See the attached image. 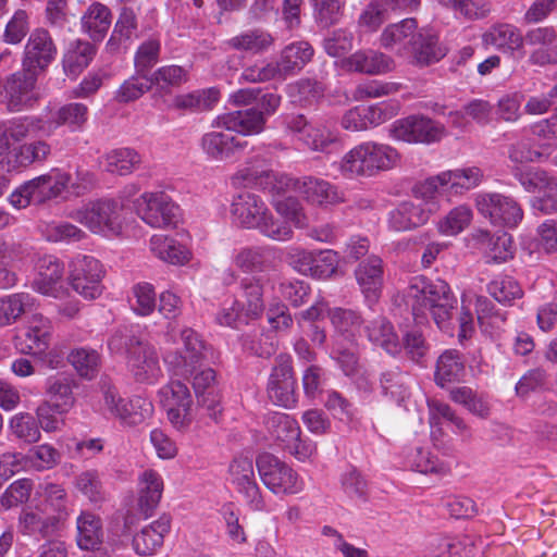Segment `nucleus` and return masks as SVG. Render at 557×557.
<instances>
[{"instance_id":"f257e3e1","label":"nucleus","mask_w":557,"mask_h":557,"mask_svg":"<svg viewBox=\"0 0 557 557\" xmlns=\"http://www.w3.org/2000/svg\"><path fill=\"white\" fill-rule=\"evenodd\" d=\"M405 301L417 323H423L430 313L440 330L451 334V317L457 299L446 282L416 276L406 289Z\"/></svg>"},{"instance_id":"f03ea898","label":"nucleus","mask_w":557,"mask_h":557,"mask_svg":"<svg viewBox=\"0 0 557 557\" xmlns=\"http://www.w3.org/2000/svg\"><path fill=\"white\" fill-rule=\"evenodd\" d=\"M234 224L245 230H257L273 240H287L293 231L286 221L274 216L267 202L257 194L243 191L236 195L230 208Z\"/></svg>"},{"instance_id":"7ed1b4c3","label":"nucleus","mask_w":557,"mask_h":557,"mask_svg":"<svg viewBox=\"0 0 557 557\" xmlns=\"http://www.w3.org/2000/svg\"><path fill=\"white\" fill-rule=\"evenodd\" d=\"M400 161L398 151L389 145L364 141L350 149L341 160L339 171L346 178L371 177L388 171Z\"/></svg>"},{"instance_id":"20e7f679","label":"nucleus","mask_w":557,"mask_h":557,"mask_svg":"<svg viewBox=\"0 0 557 557\" xmlns=\"http://www.w3.org/2000/svg\"><path fill=\"white\" fill-rule=\"evenodd\" d=\"M70 183V174L52 169L21 185L10 195L9 200L17 209L26 208L30 203H44L59 197Z\"/></svg>"},{"instance_id":"39448f33","label":"nucleus","mask_w":557,"mask_h":557,"mask_svg":"<svg viewBox=\"0 0 557 557\" xmlns=\"http://www.w3.org/2000/svg\"><path fill=\"white\" fill-rule=\"evenodd\" d=\"M122 211V203L102 199L71 211L69 216L94 233L117 235L123 227Z\"/></svg>"},{"instance_id":"423d86ee","label":"nucleus","mask_w":557,"mask_h":557,"mask_svg":"<svg viewBox=\"0 0 557 557\" xmlns=\"http://www.w3.org/2000/svg\"><path fill=\"white\" fill-rule=\"evenodd\" d=\"M256 467L265 487L276 495L297 494L304 490L298 473L270 453L260 454Z\"/></svg>"},{"instance_id":"0eeeda50","label":"nucleus","mask_w":557,"mask_h":557,"mask_svg":"<svg viewBox=\"0 0 557 557\" xmlns=\"http://www.w3.org/2000/svg\"><path fill=\"white\" fill-rule=\"evenodd\" d=\"M236 187H257L272 194H281L289 187L292 178L277 175L268 165L265 159L253 157L247 160L231 177Z\"/></svg>"},{"instance_id":"6e6552de","label":"nucleus","mask_w":557,"mask_h":557,"mask_svg":"<svg viewBox=\"0 0 557 557\" xmlns=\"http://www.w3.org/2000/svg\"><path fill=\"white\" fill-rule=\"evenodd\" d=\"M104 269L92 256L77 255L69 263V283L83 298L92 300L103 290Z\"/></svg>"},{"instance_id":"1a4fd4ad","label":"nucleus","mask_w":557,"mask_h":557,"mask_svg":"<svg viewBox=\"0 0 557 557\" xmlns=\"http://www.w3.org/2000/svg\"><path fill=\"white\" fill-rule=\"evenodd\" d=\"M134 205L138 216L151 227L173 226L180 216V208L163 191L144 193Z\"/></svg>"},{"instance_id":"9d476101","label":"nucleus","mask_w":557,"mask_h":557,"mask_svg":"<svg viewBox=\"0 0 557 557\" xmlns=\"http://www.w3.org/2000/svg\"><path fill=\"white\" fill-rule=\"evenodd\" d=\"M480 214L493 225L516 227L523 219V210L511 197L498 193H482L475 198Z\"/></svg>"},{"instance_id":"9b49d317","label":"nucleus","mask_w":557,"mask_h":557,"mask_svg":"<svg viewBox=\"0 0 557 557\" xmlns=\"http://www.w3.org/2000/svg\"><path fill=\"white\" fill-rule=\"evenodd\" d=\"M231 483L236 492L240 494L245 504L253 511H264L265 500L257 483L255 467L251 458L246 456L235 457L228 467Z\"/></svg>"},{"instance_id":"f8f14e48","label":"nucleus","mask_w":557,"mask_h":557,"mask_svg":"<svg viewBox=\"0 0 557 557\" xmlns=\"http://www.w3.org/2000/svg\"><path fill=\"white\" fill-rule=\"evenodd\" d=\"M296 387L292 357L288 355L277 356L267 386L270 400L277 406L293 408L297 403Z\"/></svg>"},{"instance_id":"ddd939ff","label":"nucleus","mask_w":557,"mask_h":557,"mask_svg":"<svg viewBox=\"0 0 557 557\" xmlns=\"http://www.w3.org/2000/svg\"><path fill=\"white\" fill-rule=\"evenodd\" d=\"M391 136L409 144H431L441 140L445 126L422 115H410L397 120L391 127Z\"/></svg>"},{"instance_id":"4468645a","label":"nucleus","mask_w":557,"mask_h":557,"mask_svg":"<svg viewBox=\"0 0 557 557\" xmlns=\"http://www.w3.org/2000/svg\"><path fill=\"white\" fill-rule=\"evenodd\" d=\"M184 354L176 350L166 351L164 362L176 375L191 374L196 364L208 357V348L201 337L193 329L185 327L181 332Z\"/></svg>"},{"instance_id":"2eb2a0df","label":"nucleus","mask_w":557,"mask_h":557,"mask_svg":"<svg viewBox=\"0 0 557 557\" xmlns=\"http://www.w3.org/2000/svg\"><path fill=\"white\" fill-rule=\"evenodd\" d=\"M35 71L21 70L9 75L3 83L4 103L10 112H21L35 106L39 97L35 91Z\"/></svg>"},{"instance_id":"dca6fc26","label":"nucleus","mask_w":557,"mask_h":557,"mask_svg":"<svg viewBox=\"0 0 557 557\" xmlns=\"http://www.w3.org/2000/svg\"><path fill=\"white\" fill-rule=\"evenodd\" d=\"M127 367L137 382L152 383L161 375L156 348L136 337L127 343Z\"/></svg>"},{"instance_id":"f3484780","label":"nucleus","mask_w":557,"mask_h":557,"mask_svg":"<svg viewBox=\"0 0 557 557\" xmlns=\"http://www.w3.org/2000/svg\"><path fill=\"white\" fill-rule=\"evenodd\" d=\"M64 521L39 506L24 508L17 519L18 531L23 535L39 536L42 539L55 535Z\"/></svg>"},{"instance_id":"a211bd4d","label":"nucleus","mask_w":557,"mask_h":557,"mask_svg":"<svg viewBox=\"0 0 557 557\" xmlns=\"http://www.w3.org/2000/svg\"><path fill=\"white\" fill-rule=\"evenodd\" d=\"M438 210L437 201H404L389 214V225L397 232L409 231L423 225Z\"/></svg>"},{"instance_id":"6ab92c4d","label":"nucleus","mask_w":557,"mask_h":557,"mask_svg":"<svg viewBox=\"0 0 557 557\" xmlns=\"http://www.w3.org/2000/svg\"><path fill=\"white\" fill-rule=\"evenodd\" d=\"M265 117L256 108L237 110L216 117L214 125L226 131L248 136L264 129Z\"/></svg>"},{"instance_id":"aec40b11","label":"nucleus","mask_w":557,"mask_h":557,"mask_svg":"<svg viewBox=\"0 0 557 557\" xmlns=\"http://www.w3.org/2000/svg\"><path fill=\"white\" fill-rule=\"evenodd\" d=\"M52 330V323L48 318L41 313H33L25 326L21 351L25 355L45 352L49 348Z\"/></svg>"},{"instance_id":"412c9836","label":"nucleus","mask_w":557,"mask_h":557,"mask_svg":"<svg viewBox=\"0 0 557 557\" xmlns=\"http://www.w3.org/2000/svg\"><path fill=\"white\" fill-rule=\"evenodd\" d=\"M298 191L307 202L318 207L336 206L345 201L344 193L330 182L318 177H305Z\"/></svg>"},{"instance_id":"4be33fe9","label":"nucleus","mask_w":557,"mask_h":557,"mask_svg":"<svg viewBox=\"0 0 557 557\" xmlns=\"http://www.w3.org/2000/svg\"><path fill=\"white\" fill-rule=\"evenodd\" d=\"M64 267L58 258L45 256L38 263V277L34 281L33 287L38 293L58 298L64 290L61 284Z\"/></svg>"},{"instance_id":"5701e85b","label":"nucleus","mask_w":557,"mask_h":557,"mask_svg":"<svg viewBox=\"0 0 557 557\" xmlns=\"http://www.w3.org/2000/svg\"><path fill=\"white\" fill-rule=\"evenodd\" d=\"M240 293L235 300L246 319H258L264 311V285L261 276H245L239 283Z\"/></svg>"},{"instance_id":"b1692460","label":"nucleus","mask_w":557,"mask_h":557,"mask_svg":"<svg viewBox=\"0 0 557 557\" xmlns=\"http://www.w3.org/2000/svg\"><path fill=\"white\" fill-rule=\"evenodd\" d=\"M231 131H211L201 138V148L208 158L215 161L230 159L236 151L244 150L246 141H240Z\"/></svg>"},{"instance_id":"393cba45","label":"nucleus","mask_w":557,"mask_h":557,"mask_svg":"<svg viewBox=\"0 0 557 557\" xmlns=\"http://www.w3.org/2000/svg\"><path fill=\"white\" fill-rule=\"evenodd\" d=\"M356 280L369 302H375L383 286V263L376 256L361 261L355 270Z\"/></svg>"},{"instance_id":"a878e982","label":"nucleus","mask_w":557,"mask_h":557,"mask_svg":"<svg viewBox=\"0 0 557 557\" xmlns=\"http://www.w3.org/2000/svg\"><path fill=\"white\" fill-rule=\"evenodd\" d=\"M163 493L162 476L152 469L141 472L138 478V511L141 518H148L157 508Z\"/></svg>"},{"instance_id":"bb28decb","label":"nucleus","mask_w":557,"mask_h":557,"mask_svg":"<svg viewBox=\"0 0 557 557\" xmlns=\"http://www.w3.org/2000/svg\"><path fill=\"white\" fill-rule=\"evenodd\" d=\"M364 330L368 339L388 355L397 356L401 352L400 338L387 318L382 315L374 318L368 322Z\"/></svg>"},{"instance_id":"cd10ccee","label":"nucleus","mask_w":557,"mask_h":557,"mask_svg":"<svg viewBox=\"0 0 557 557\" xmlns=\"http://www.w3.org/2000/svg\"><path fill=\"white\" fill-rule=\"evenodd\" d=\"M77 386L76 380L71 374L57 373L50 375L45 381L46 401L55 405L57 408L70 410L75 404L74 389Z\"/></svg>"},{"instance_id":"c85d7f7f","label":"nucleus","mask_w":557,"mask_h":557,"mask_svg":"<svg viewBox=\"0 0 557 557\" xmlns=\"http://www.w3.org/2000/svg\"><path fill=\"white\" fill-rule=\"evenodd\" d=\"M342 65L349 71L377 75L391 72L394 69V61L382 52L369 50L344 58Z\"/></svg>"},{"instance_id":"c756f323","label":"nucleus","mask_w":557,"mask_h":557,"mask_svg":"<svg viewBox=\"0 0 557 557\" xmlns=\"http://www.w3.org/2000/svg\"><path fill=\"white\" fill-rule=\"evenodd\" d=\"M171 529V517L162 515L158 520L145 527L133 539V546L139 555H152L162 544Z\"/></svg>"},{"instance_id":"7c9ffc66","label":"nucleus","mask_w":557,"mask_h":557,"mask_svg":"<svg viewBox=\"0 0 557 557\" xmlns=\"http://www.w3.org/2000/svg\"><path fill=\"white\" fill-rule=\"evenodd\" d=\"M313 49L307 41H297L286 46L280 60L274 64L280 78H285L300 71L312 58Z\"/></svg>"},{"instance_id":"2f4dec72","label":"nucleus","mask_w":557,"mask_h":557,"mask_svg":"<svg viewBox=\"0 0 557 557\" xmlns=\"http://www.w3.org/2000/svg\"><path fill=\"white\" fill-rule=\"evenodd\" d=\"M96 53L95 46L86 39L73 40L63 57V69L67 76L76 78L88 66Z\"/></svg>"},{"instance_id":"473e14b6","label":"nucleus","mask_w":557,"mask_h":557,"mask_svg":"<svg viewBox=\"0 0 557 557\" xmlns=\"http://www.w3.org/2000/svg\"><path fill=\"white\" fill-rule=\"evenodd\" d=\"M465 375V362L458 350L448 349L438 357L434 373L438 386L444 387L447 384L459 382Z\"/></svg>"},{"instance_id":"72a5a7b5","label":"nucleus","mask_w":557,"mask_h":557,"mask_svg":"<svg viewBox=\"0 0 557 557\" xmlns=\"http://www.w3.org/2000/svg\"><path fill=\"white\" fill-rule=\"evenodd\" d=\"M36 299L28 293H15L0 298V327L15 323L23 314L36 308Z\"/></svg>"},{"instance_id":"f704fd0d","label":"nucleus","mask_w":557,"mask_h":557,"mask_svg":"<svg viewBox=\"0 0 557 557\" xmlns=\"http://www.w3.org/2000/svg\"><path fill=\"white\" fill-rule=\"evenodd\" d=\"M264 423L270 436L284 449L288 444L294 443L298 435H301L298 422L283 412L269 413Z\"/></svg>"},{"instance_id":"c9c22d12","label":"nucleus","mask_w":557,"mask_h":557,"mask_svg":"<svg viewBox=\"0 0 557 557\" xmlns=\"http://www.w3.org/2000/svg\"><path fill=\"white\" fill-rule=\"evenodd\" d=\"M55 47L51 37H29L25 47L23 70L45 69L53 59Z\"/></svg>"},{"instance_id":"e433bc0d","label":"nucleus","mask_w":557,"mask_h":557,"mask_svg":"<svg viewBox=\"0 0 557 557\" xmlns=\"http://www.w3.org/2000/svg\"><path fill=\"white\" fill-rule=\"evenodd\" d=\"M50 152V145L44 140L24 144L14 152L7 156V168L2 165V170L12 171L20 166H27L35 162H42L48 158Z\"/></svg>"},{"instance_id":"4c0bfd02","label":"nucleus","mask_w":557,"mask_h":557,"mask_svg":"<svg viewBox=\"0 0 557 557\" xmlns=\"http://www.w3.org/2000/svg\"><path fill=\"white\" fill-rule=\"evenodd\" d=\"M77 545L82 549H95L102 542L103 531L99 517L91 512H82L77 520Z\"/></svg>"},{"instance_id":"58836bf2","label":"nucleus","mask_w":557,"mask_h":557,"mask_svg":"<svg viewBox=\"0 0 557 557\" xmlns=\"http://www.w3.org/2000/svg\"><path fill=\"white\" fill-rule=\"evenodd\" d=\"M150 249L158 258L171 264H184L190 259V251L185 246L164 235H153Z\"/></svg>"},{"instance_id":"ea45409f","label":"nucleus","mask_w":557,"mask_h":557,"mask_svg":"<svg viewBox=\"0 0 557 557\" xmlns=\"http://www.w3.org/2000/svg\"><path fill=\"white\" fill-rule=\"evenodd\" d=\"M271 258L272 250L268 247H245L235 255L234 263L247 273L262 272L270 267Z\"/></svg>"},{"instance_id":"a19ab883","label":"nucleus","mask_w":557,"mask_h":557,"mask_svg":"<svg viewBox=\"0 0 557 557\" xmlns=\"http://www.w3.org/2000/svg\"><path fill=\"white\" fill-rule=\"evenodd\" d=\"M329 317L336 333L348 342H354L360 333L363 320L359 312L351 309L334 308Z\"/></svg>"},{"instance_id":"79ce46f5","label":"nucleus","mask_w":557,"mask_h":557,"mask_svg":"<svg viewBox=\"0 0 557 557\" xmlns=\"http://www.w3.org/2000/svg\"><path fill=\"white\" fill-rule=\"evenodd\" d=\"M408 381V374L399 368L384 371L380 379L383 395L398 405L404 403L410 396Z\"/></svg>"},{"instance_id":"37998d69","label":"nucleus","mask_w":557,"mask_h":557,"mask_svg":"<svg viewBox=\"0 0 557 557\" xmlns=\"http://www.w3.org/2000/svg\"><path fill=\"white\" fill-rule=\"evenodd\" d=\"M76 373L85 380H94L100 370L101 359L97 350L79 347L73 349L67 356Z\"/></svg>"},{"instance_id":"c03bdc74","label":"nucleus","mask_w":557,"mask_h":557,"mask_svg":"<svg viewBox=\"0 0 557 557\" xmlns=\"http://www.w3.org/2000/svg\"><path fill=\"white\" fill-rule=\"evenodd\" d=\"M140 163V154L132 148H119L104 154L106 171L112 174L128 175Z\"/></svg>"},{"instance_id":"a18cd8bd","label":"nucleus","mask_w":557,"mask_h":557,"mask_svg":"<svg viewBox=\"0 0 557 557\" xmlns=\"http://www.w3.org/2000/svg\"><path fill=\"white\" fill-rule=\"evenodd\" d=\"M219 100V91L214 88L197 90L174 97V109L189 110L193 112L210 110Z\"/></svg>"},{"instance_id":"49530a36","label":"nucleus","mask_w":557,"mask_h":557,"mask_svg":"<svg viewBox=\"0 0 557 557\" xmlns=\"http://www.w3.org/2000/svg\"><path fill=\"white\" fill-rule=\"evenodd\" d=\"M188 79V71L180 65H165L156 70L151 76L147 78L151 87L156 86L163 92H171L173 88H177Z\"/></svg>"},{"instance_id":"de8ad7c7","label":"nucleus","mask_w":557,"mask_h":557,"mask_svg":"<svg viewBox=\"0 0 557 557\" xmlns=\"http://www.w3.org/2000/svg\"><path fill=\"white\" fill-rule=\"evenodd\" d=\"M410 49L416 62L422 65L437 62L446 54V48L437 42V37H414Z\"/></svg>"},{"instance_id":"09e8293b","label":"nucleus","mask_w":557,"mask_h":557,"mask_svg":"<svg viewBox=\"0 0 557 557\" xmlns=\"http://www.w3.org/2000/svg\"><path fill=\"white\" fill-rule=\"evenodd\" d=\"M125 405L117 418L124 425H138L152 416L153 405L147 398L135 396L127 399Z\"/></svg>"},{"instance_id":"8fccbe9b","label":"nucleus","mask_w":557,"mask_h":557,"mask_svg":"<svg viewBox=\"0 0 557 557\" xmlns=\"http://www.w3.org/2000/svg\"><path fill=\"white\" fill-rule=\"evenodd\" d=\"M41 496L44 499L37 506L58 515L61 520L65 521L69 516L65 490L59 484L48 483L42 486Z\"/></svg>"},{"instance_id":"3c124183","label":"nucleus","mask_w":557,"mask_h":557,"mask_svg":"<svg viewBox=\"0 0 557 557\" xmlns=\"http://www.w3.org/2000/svg\"><path fill=\"white\" fill-rule=\"evenodd\" d=\"M75 486L91 503L106 500L107 494L98 470L90 469L81 472L75 478Z\"/></svg>"},{"instance_id":"603ef678","label":"nucleus","mask_w":557,"mask_h":557,"mask_svg":"<svg viewBox=\"0 0 557 557\" xmlns=\"http://www.w3.org/2000/svg\"><path fill=\"white\" fill-rule=\"evenodd\" d=\"M111 12L106 5L95 2L82 16V27L86 33L104 35L111 26Z\"/></svg>"},{"instance_id":"864d4df0","label":"nucleus","mask_w":557,"mask_h":557,"mask_svg":"<svg viewBox=\"0 0 557 557\" xmlns=\"http://www.w3.org/2000/svg\"><path fill=\"white\" fill-rule=\"evenodd\" d=\"M299 140L312 151L329 152V148L337 143L338 136L326 125L311 124Z\"/></svg>"},{"instance_id":"5fc2aeb1","label":"nucleus","mask_w":557,"mask_h":557,"mask_svg":"<svg viewBox=\"0 0 557 557\" xmlns=\"http://www.w3.org/2000/svg\"><path fill=\"white\" fill-rule=\"evenodd\" d=\"M161 45L157 39H149L143 42L134 58L135 72L143 79L147 81L149 71L158 63Z\"/></svg>"},{"instance_id":"6e6d98bb","label":"nucleus","mask_w":557,"mask_h":557,"mask_svg":"<svg viewBox=\"0 0 557 557\" xmlns=\"http://www.w3.org/2000/svg\"><path fill=\"white\" fill-rule=\"evenodd\" d=\"M476 238L480 243L488 244L491 246L486 255L488 262L493 261L495 263H500L512 258V251L510 249V238L507 236V234H503L502 236H498L496 239H493L490 232L479 231L476 234Z\"/></svg>"},{"instance_id":"4d7b16f0","label":"nucleus","mask_w":557,"mask_h":557,"mask_svg":"<svg viewBox=\"0 0 557 557\" xmlns=\"http://www.w3.org/2000/svg\"><path fill=\"white\" fill-rule=\"evenodd\" d=\"M88 120V108L84 103L72 102L61 107L55 114L57 125H66L71 131H79Z\"/></svg>"},{"instance_id":"13d9d810","label":"nucleus","mask_w":557,"mask_h":557,"mask_svg":"<svg viewBox=\"0 0 557 557\" xmlns=\"http://www.w3.org/2000/svg\"><path fill=\"white\" fill-rule=\"evenodd\" d=\"M42 234L49 242L76 243L82 240L86 234L76 225L69 222H51L44 226Z\"/></svg>"},{"instance_id":"bf43d9fd","label":"nucleus","mask_w":557,"mask_h":557,"mask_svg":"<svg viewBox=\"0 0 557 557\" xmlns=\"http://www.w3.org/2000/svg\"><path fill=\"white\" fill-rule=\"evenodd\" d=\"M10 429L16 438L27 444L38 442L41 436L36 419L28 413L15 414L10 420Z\"/></svg>"},{"instance_id":"052dcab7","label":"nucleus","mask_w":557,"mask_h":557,"mask_svg":"<svg viewBox=\"0 0 557 557\" xmlns=\"http://www.w3.org/2000/svg\"><path fill=\"white\" fill-rule=\"evenodd\" d=\"M472 220V211L467 206H458L438 222V231L444 235H457L462 232Z\"/></svg>"},{"instance_id":"680f3d73","label":"nucleus","mask_w":557,"mask_h":557,"mask_svg":"<svg viewBox=\"0 0 557 557\" xmlns=\"http://www.w3.org/2000/svg\"><path fill=\"white\" fill-rule=\"evenodd\" d=\"M487 290L493 298L504 305H511L515 299L521 298L523 295L518 282L509 276L492 281Z\"/></svg>"},{"instance_id":"e2e57ef3","label":"nucleus","mask_w":557,"mask_h":557,"mask_svg":"<svg viewBox=\"0 0 557 557\" xmlns=\"http://www.w3.org/2000/svg\"><path fill=\"white\" fill-rule=\"evenodd\" d=\"M344 0H315L314 18L321 29L337 24L343 16Z\"/></svg>"},{"instance_id":"0e129e2a","label":"nucleus","mask_w":557,"mask_h":557,"mask_svg":"<svg viewBox=\"0 0 557 557\" xmlns=\"http://www.w3.org/2000/svg\"><path fill=\"white\" fill-rule=\"evenodd\" d=\"M163 407L191 406L193 399L187 385L181 381H171L159 391Z\"/></svg>"},{"instance_id":"69168bd1","label":"nucleus","mask_w":557,"mask_h":557,"mask_svg":"<svg viewBox=\"0 0 557 557\" xmlns=\"http://www.w3.org/2000/svg\"><path fill=\"white\" fill-rule=\"evenodd\" d=\"M100 392L102 395V409L106 410L111 417L117 419L121 416V410L127 399H124L117 387L112 383L108 376H102L99 382Z\"/></svg>"},{"instance_id":"338daca9","label":"nucleus","mask_w":557,"mask_h":557,"mask_svg":"<svg viewBox=\"0 0 557 557\" xmlns=\"http://www.w3.org/2000/svg\"><path fill=\"white\" fill-rule=\"evenodd\" d=\"M135 301L132 304L134 312L141 317L151 314L156 309V292L150 283H138L133 287Z\"/></svg>"},{"instance_id":"774afa93","label":"nucleus","mask_w":557,"mask_h":557,"mask_svg":"<svg viewBox=\"0 0 557 557\" xmlns=\"http://www.w3.org/2000/svg\"><path fill=\"white\" fill-rule=\"evenodd\" d=\"M69 410L57 408L55 405L44 400L36 409L37 424L45 432H55L64 424L61 414Z\"/></svg>"}]
</instances>
